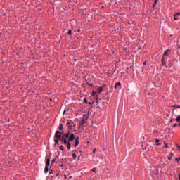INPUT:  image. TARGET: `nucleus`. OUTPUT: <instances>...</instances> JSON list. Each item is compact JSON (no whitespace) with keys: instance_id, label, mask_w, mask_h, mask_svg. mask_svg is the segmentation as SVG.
<instances>
[{"instance_id":"40","label":"nucleus","mask_w":180,"mask_h":180,"mask_svg":"<svg viewBox=\"0 0 180 180\" xmlns=\"http://www.w3.org/2000/svg\"><path fill=\"white\" fill-rule=\"evenodd\" d=\"M177 108H180V106H177Z\"/></svg>"},{"instance_id":"2","label":"nucleus","mask_w":180,"mask_h":180,"mask_svg":"<svg viewBox=\"0 0 180 180\" xmlns=\"http://www.w3.org/2000/svg\"><path fill=\"white\" fill-rule=\"evenodd\" d=\"M74 140H75V135L74 134H71L68 141V150H71V141H74Z\"/></svg>"},{"instance_id":"21","label":"nucleus","mask_w":180,"mask_h":180,"mask_svg":"<svg viewBox=\"0 0 180 180\" xmlns=\"http://www.w3.org/2000/svg\"><path fill=\"white\" fill-rule=\"evenodd\" d=\"M92 171H93V172H96V168H95V167L93 168V169H92Z\"/></svg>"},{"instance_id":"27","label":"nucleus","mask_w":180,"mask_h":180,"mask_svg":"<svg viewBox=\"0 0 180 180\" xmlns=\"http://www.w3.org/2000/svg\"><path fill=\"white\" fill-rule=\"evenodd\" d=\"M68 179H72V176H70Z\"/></svg>"},{"instance_id":"41","label":"nucleus","mask_w":180,"mask_h":180,"mask_svg":"<svg viewBox=\"0 0 180 180\" xmlns=\"http://www.w3.org/2000/svg\"><path fill=\"white\" fill-rule=\"evenodd\" d=\"M80 30H78V32H79Z\"/></svg>"},{"instance_id":"15","label":"nucleus","mask_w":180,"mask_h":180,"mask_svg":"<svg viewBox=\"0 0 180 180\" xmlns=\"http://www.w3.org/2000/svg\"><path fill=\"white\" fill-rule=\"evenodd\" d=\"M72 157L73 158V160H75V158H77V154L73 153Z\"/></svg>"},{"instance_id":"4","label":"nucleus","mask_w":180,"mask_h":180,"mask_svg":"<svg viewBox=\"0 0 180 180\" xmlns=\"http://www.w3.org/2000/svg\"><path fill=\"white\" fill-rule=\"evenodd\" d=\"M54 137H56V139H58V140H60L63 137L61 131H56L55 133Z\"/></svg>"},{"instance_id":"16","label":"nucleus","mask_w":180,"mask_h":180,"mask_svg":"<svg viewBox=\"0 0 180 180\" xmlns=\"http://www.w3.org/2000/svg\"><path fill=\"white\" fill-rule=\"evenodd\" d=\"M68 34H70V35L72 34V31L71 30H69Z\"/></svg>"},{"instance_id":"28","label":"nucleus","mask_w":180,"mask_h":180,"mask_svg":"<svg viewBox=\"0 0 180 180\" xmlns=\"http://www.w3.org/2000/svg\"><path fill=\"white\" fill-rule=\"evenodd\" d=\"M155 146H161V143H156Z\"/></svg>"},{"instance_id":"26","label":"nucleus","mask_w":180,"mask_h":180,"mask_svg":"<svg viewBox=\"0 0 180 180\" xmlns=\"http://www.w3.org/2000/svg\"><path fill=\"white\" fill-rule=\"evenodd\" d=\"M96 151V148H94L93 150L94 154H95V152Z\"/></svg>"},{"instance_id":"7","label":"nucleus","mask_w":180,"mask_h":180,"mask_svg":"<svg viewBox=\"0 0 180 180\" xmlns=\"http://www.w3.org/2000/svg\"><path fill=\"white\" fill-rule=\"evenodd\" d=\"M69 139L70 138V133H67V134H63L62 135V139Z\"/></svg>"},{"instance_id":"17","label":"nucleus","mask_w":180,"mask_h":180,"mask_svg":"<svg viewBox=\"0 0 180 180\" xmlns=\"http://www.w3.org/2000/svg\"><path fill=\"white\" fill-rule=\"evenodd\" d=\"M96 94H98L97 91H93V93H92L93 96H95V95H96Z\"/></svg>"},{"instance_id":"8","label":"nucleus","mask_w":180,"mask_h":180,"mask_svg":"<svg viewBox=\"0 0 180 180\" xmlns=\"http://www.w3.org/2000/svg\"><path fill=\"white\" fill-rule=\"evenodd\" d=\"M79 139V138L77 137V138L75 139V148H77V146H78V144H79V141H78Z\"/></svg>"},{"instance_id":"36","label":"nucleus","mask_w":180,"mask_h":180,"mask_svg":"<svg viewBox=\"0 0 180 180\" xmlns=\"http://www.w3.org/2000/svg\"><path fill=\"white\" fill-rule=\"evenodd\" d=\"M178 126H179V127H180V122H179Z\"/></svg>"},{"instance_id":"10","label":"nucleus","mask_w":180,"mask_h":180,"mask_svg":"<svg viewBox=\"0 0 180 180\" xmlns=\"http://www.w3.org/2000/svg\"><path fill=\"white\" fill-rule=\"evenodd\" d=\"M121 85H122V83H120V82H117V83L115 84V88L116 89V88H117V86H120Z\"/></svg>"},{"instance_id":"13","label":"nucleus","mask_w":180,"mask_h":180,"mask_svg":"<svg viewBox=\"0 0 180 180\" xmlns=\"http://www.w3.org/2000/svg\"><path fill=\"white\" fill-rule=\"evenodd\" d=\"M63 129H64V126L62 124H60L59 125V130H63Z\"/></svg>"},{"instance_id":"33","label":"nucleus","mask_w":180,"mask_h":180,"mask_svg":"<svg viewBox=\"0 0 180 180\" xmlns=\"http://www.w3.org/2000/svg\"><path fill=\"white\" fill-rule=\"evenodd\" d=\"M155 5H157V0L155 1Z\"/></svg>"},{"instance_id":"19","label":"nucleus","mask_w":180,"mask_h":180,"mask_svg":"<svg viewBox=\"0 0 180 180\" xmlns=\"http://www.w3.org/2000/svg\"><path fill=\"white\" fill-rule=\"evenodd\" d=\"M84 103H88V100H86V98H84Z\"/></svg>"},{"instance_id":"38","label":"nucleus","mask_w":180,"mask_h":180,"mask_svg":"<svg viewBox=\"0 0 180 180\" xmlns=\"http://www.w3.org/2000/svg\"><path fill=\"white\" fill-rule=\"evenodd\" d=\"M89 105H91V103H89Z\"/></svg>"},{"instance_id":"14","label":"nucleus","mask_w":180,"mask_h":180,"mask_svg":"<svg viewBox=\"0 0 180 180\" xmlns=\"http://www.w3.org/2000/svg\"><path fill=\"white\" fill-rule=\"evenodd\" d=\"M60 150L61 151H64V146L61 145L60 147H59Z\"/></svg>"},{"instance_id":"3","label":"nucleus","mask_w":180,"mask_h":180,"mask_svg":"<svg viewBox=\"0 0 180 180\" xmlns=\"http://www.w3.org/2000/svg\"><path fill=\"white\" fill-rule=\"evenodd\" d=\"M49 167H50V158H48L46 160V165H45V174H47L49 172Z\"/></svg>"},{"instance_id":"39","label":"nucleus","mask_w":180,"mask_h":180,"mask_svg":"<svg viewBox=\"0 0 180 180\" xmlns=\"http://www.w3.org/2000/svg\"><path fill=\"white\" fill-rule=\"evenodd\" d=\"M179 161H180V157L179 158Z\"/></svg>"},{"instance_id":"18","label":"nucleus","mask_w":180,"mask_h":180,"mask_svg":"<svg viewBox=\"0 0 180 180\" xmlns=\"http://www.w3.org/2000/svg\"><path fill=\"white\" fill-rule=\"evenodd\" d=\"M164 144L165 145V148H168V144H167V142H164Z\"/></svg>"},{"instance_id":"9","label":"nucleus","mask_w":180,"mask_h":180,"mask_svg":"<svg viewBox=\"0 0 180 180\" xmlns=\"http://www.w3.org/2000/svg\"><path fill=\"white\" fill-rule=\"evenodd\" d=\"M180 13H177L174 15V20H178V18H179Z\"/></svg>"},{"instance_id":"25","label":"nucleus","mask_w":180,"mask_h":180,"mask_svg":"<svg viewBox=\"0 0 180 180\" xmlns=\"http://www.w3.org/2000/svg\"><path fill=\"white\" fill-rule=\"evenodd\" d=\"M69 129H72V125H68Z\"/></svg>"},{"instance_id":"24","label":"nucleus","mask_w":180,"mask_h":180,"mask_svg":"<svg viewBox=\"0 0 180 180\" xmlns=\"http://www.w3.org/2000/svg\"><path fill=\"white\" fill-rule=\"evenodd\" d=\"M155 143H160V139H156Z\"/></svg>"},{"instance_id":"6","label":"nucleus","mask_w":180,"mask_h":180,"mask_svg":"<svg viewBox=\"0 0 180 180\" xmlns=\"http://www.w3.org/2000/svg\"><path fill=\"white\" fill-rule=\"evenodd\" d=\"M60 141H62V143H64L65 146H68V141H67V139L65 138H61Z\"/></svg>"},{"instance_id":"32","label":"nucleus","mask_w":180,"mask_h":180,"mask_svg":"<svg viewBox=\"0 0 180 180\" xmlns=\"http://www.w3.org/2000/svg\"><path fill=\"white\" fill-rule=\"evenodd\" d=\"M179 180H180V173L179 174Z\"/></svg>"},{"instance_id":"22","label":"nucleus","mask_w":180,"mask_h":180,"mask_svg":"<svg viewBox=\"0 0 180 180\" xmlns=\"http://www.w3.org/2000/svg\"><path fill=\"white\" fill-rule=\"evenodd\" d=\"M176 147H177L179 151H180V146L177 144V145H176Z\"/></svg>"},{"instance_id":"23","label":"nucleus","mask_w":180,"mask_h":180,"mask_svg":"<svg viewBox=\"0 0 180 180\" xmlns=\"http://www.w3.org/2000/svg\"><path fill=\"white\" fill-rule=\"evenodd\" d=\"M177 126H178V124H176V123L174 124V125H173L174 127H176Z\"/></svg>"},{"instance_id":"11","label":"nucleus","mask_w":180,"mask_h":180,"mask_svg":"<svg viewBox=\"0 0 180 180\" xmlns=\"http://www.w3.org/2000/svg\"><path fill=\"white\" fill-rule=\"evenodd\" d=\"M58 141H60V139H55L54 142H55V146H57V144H58Z\"/></svg>"},{"instance_id":"31","label":"nucleus","mask_w":180,"mask_h":180,"mask_svg":"<svg viewBox=\"0 0 180 180\" xmlns=\"http://www.w3.org/2000/svg\"><path fill=\"white\" fill-rule=\"evenodd\" d=\"M64 176H65V179H67V175H64Z\"/></svg>"},{"instance_id":"12","label":"nucleus","mask_w":180,"mask_h":180,"mask_svg":"<svg viewBox=\"0 0 180 180\" xmlns=\"http://www.w3.org/2000/svg\"><path fill=\"white\" fill-rule=\"evenodd\" d=\"M176 121L177 122V123L180 122V115H178V117L176 119Z\"/></svg>"},{"instance_id":"20","label":"nucleus","mask_w":180,"mask_h":180,"mask_svg":"<svg viewBox=\"0 0 180 180\" xmlns=\"http://www.w3.org/2000/svg\"><path fill=\"white\" fill-rule=\"evenodd\" d=\"M54 162H56V160H55V159H53V160H51V164H54Z\"/></svg>"},{"instance_id":"5","label":"nucleus","mask_w":180,"mask_h":180,"mask_svg":"<svg viewBox=\"0 0 180 180\" xmlns=\"http://www.w3.org/2000/svg\"><path fill=\"white\" fill-rule=\"evenodd\" d=\"M105 86H106V85H103V86H100L97 89V92L98 94H101L102 91H103V88H105Z\"/></svg>"},{"instance_id":"37","label":"nucleus","mask_w":180,"mask_h":180,"mask_svg":"<svg viewBox=\"0 0 180 180\" xmlns=\"http://www.w3.org/2000/svg\"><path fill=\"white\" fill-rule=\"evenodd\" d=\"M176 160L178 161V158H176Z\"/></svg>"},{"instance_id":"29","label":"nucleus","mask_w":180,"mask_h":180,"mask_svg":"<svg viewBox=\"0 0 180 180\" xmlns=\"http://www.w3.org/2000/svg\"><path fill=\"white\" fill-rule=\"evenodd\" d=\"M147 64V62L143 63V65H146Z\"/></svg>"},{"instance_id":"1","label":"nucleus","mask_w":180,"mask_h":180,"mask_svg":"<svg viewBox=\"0 0 180 180\" xmlns=\"http://www.w3.org/2000/svg\"><path fill=\"white\" fill-rule=\"evenodd\" d=\"M169 54H171V49H167V51H165L163 56L161 59L162 67H165L166 68L167 66V62H165V57H167V56H169Z\"/></svg>"},{"instance_id":"34","label":"nucleus","mask_w":180,"mask_h":180,"mask_svg":"<svg viewBox=\"0 0 180 180\" xmlns=\"http://www.w3.org/2000/svg\"><path fill=\"white\" fill-rule=\"evenodd\" d=\"M84 122H85V121L83 120V122H82V124H81L82 125L84 124Z\"/></svg>"},{"instance_id":"35","label":"nucleus","mask_w":180,"mask_h":180,"mask_svg":"<svg viewBox=\"0 0 180 180\" xmlns=\"http://www.w3.org/2000/svg\"><path fill=\"white\" fill-rule=\"evenodd\" d=\"M69 124H70L69 122H68V123H67V126H68Z\"/></svg>"},{"instance_id":"30","label":"nucleus","mask_w":180,"mask_h":180,"mask_svg":"<svg viewBox=\"0 0 180 180\" xmlns=\"http://www.w3.org/2000/svg\"><path fill=\"white\" fill-rule=\"evenodd\" d=\"M53 174V171L49 172V174Z\"/></svg>"}]
</instances>
